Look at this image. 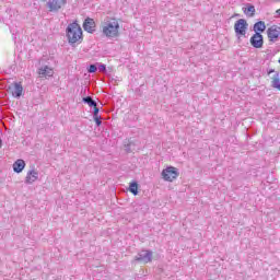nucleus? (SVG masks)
<instances>
[{
  "instance_id": "1",
  "label": "nucleus",
  "mask_w": 280,
  "mask_h": 280,
  "mask_svg": "<svg viewBox=\"0 0 280 280\" xmlns=\"http://www.w3.org/2000/svg\"><path fill=\"white\" fill-rule=\"evenodd\" d=\"M66 36L69 45H75V43H82V26L78 24V21L70 23L66 28Z\"/></svg>"
},
{
  "instance_id": "2",
  "label": "nucleus",
  "mask_w": 280,
  "mask_h": 280,
  "mask_svg": "<svg viewBox=\"0 0 280 280\" xmlns=\"http://www.w3.org/2000/svg\"><path fill=\"white\" fill-rule=\"evenodd\" d=\"M103 34L107 38H117V36H119V22L117 19H112L104 23Z\"/></svg>"
},
{
  "instance_id": "3",
  "label": "nucleus",
  "mask_w": 280,
  "mask_h": 280,
  "mask_svg": "<svg viewBox=\"0 0 280 280\" xmlns=\"http://www.w3.org/2000/svg\"><path fill=\"white\" fill-rule=\"evenodd\" d=\"M248 31V22L245 19H240L234 24V32L237 40L242 38V36L246 37V32Z\"/></svg>"
},
{
  "instance_id": "4",
  "label": "nucleus",
  "mask_w": 280,
  "mask_h": 280,
  "mask_svg": "<svg viewBox=\"0 0 280 280\" xmlns=\"http://www.w3.org/2000/svg\"><path fill=\"white\" fill-rule=\"evenodd\" d=\"M178 176H180V173L178 172V168L174 166H167L162 171V178L167 183H174Z\"/></svg>"
},
{
  "instance_id": "5",
  "label": "nucleus",
  "mask_w": 280,
  "mask_h": 280,
  "mask_svg": "<svg viewBox=\"0 0 280 280\" xmlns=\"http://www.w3.org/2000/svg\"><path fill=\"white\" fill-rule=\"evenodd\" d=\"M135 261L139 264H150L152 261V250L142 249L135 256Z\"/></svg>"
},
{
  "instance_id": "6",
  "label": "nucleus",
  "mask_w": 280,
  "mask_h": 280,
  "mask_svg": "<svg viewBox=\"0 0 280 280\" xmlns=\"http://www.w3.org/2000/svg\"><path fill=\"white\" fill-rule=\"evenodd\" d=\"M67 0H48L46 3L48 12H60Z\"/></svg>"
},
{
  "instance_id": "7",
  "label": "nucleus",
  "mask_w": 280,
  "mask_h": 280,
  "mask_svg": "<svg viewBox=\"0 0 280 280\" xmlns=\"http://www.w3.org/2000/svg\"><path fill=\"white\" fill-rule=\"evenodd\" d=\"M249 43L254 49H261L264 47V35L261 33H255L250 37Z\"/></svg>"
},
{
  "instance_id": "8",
  "label": "nucleus",
  "mask_w": 280,
  "mask_h": 280,
  "mask_svg": "<svg viewBox=\"0 0 280 280\" xmlns=\"http://www.w3.org/2000/svg\"><path fill=\"white\" fill-rule=\"evenodd\" d=\"M267 36L270 40V43H275L279 39L280 36V26L278 25H272L267 30Z\"/></svg>"
},
{
  "instance_id": "9",
  "label": "nucleus",
  "mask_w": 280,
  "mask_h": 280,
  "mask_svg": "<svg viewBox=\"0 0 280 280\" xmlns=\"http://www.w3.org/2000/svg\"><path fill=\"white\" fill-rule=\"evenodd\" d=\"M95 20L93 18H85L83 22V30L88 32V34H95Z\"/></svg>"
},
{
  "instance_id": "10",
  "label": "nucleus",
  "mask_w": 280,
  "mask_h": 280,
  "mask_svg": "<svg viewBox=\"0 0 280 280\" xmlns=\"http://www.w3.org/2000/svg\"><path fill=\"white\" fill-rule=\"evenodd\" d=\"M271 73H275L271 81L272 89H277L280 91V74L279 71H275V69H268L267 75H270Z\"/></svg>"
},
{
  "instance_id": "11",
  "label": "nucleus",
  "mask_w": 280,
  "mask_h": 280,
  "mask_svg": "<svg viewBox=\"0 0 280 280\" xmlns=\"http://www.w3.org/2000/svg\"><path fill=\"white\" fill-rule=\"evenodd\" d=\"M38 178V171L36 168L30 170L25 177V185H32L33 183H36V179Z\"/></svg>"
},
{
  "instance_id": "12",
  "label": "nucleus",
  "mask_w": 280,
  "mask_h": 280,
  "mask_svg": "<svg viewBox=\"0 0 280 280\" xmlns=\"http://www.w3.org/2000/svg\"><path fill=\"white\" fill-rule=\"evenodd\" d=\"M39 78H51L54 75V69L49 68L48 66H44L38 69Z\"/></svg>"
},
{
  "instance_id": "13",
  "label": "nucleus",
  "mask_w": 280,
  "mask_h": 280,
  "mask_svg": "<svg viewBox=\"0 0 280 280\" xmlns=\"http://www.w3.org/2000/svg\"><path fill=\"white\" fill-rule=\"evenodd\" d=\"M23 170H25V160L23 159H19L13 163V172H15V174H21V172H23Z\"/></svg>"
},
{
  "instance_id": "14",
  "label": "nucleus",
  "mask_w": 280,
  "mask_h": 280,
  "mask_svg": "<svg viewBox=\"0 0 280 280\" xmlns=\"http://www.w3.org/2000/svg\"><path fill=\"white\" fill-rule=\"evenodd\" d=\"M12 95L16 100H19L21 97V95H23V85L21 83H19V82L14 83Z\"/></svg>"
},
{
  "instance_id": "15",
  "label": "nucleus",
  "mask_w": 280,
  "mask_h": 280,
  "mask_svg": "<svg viewBox=\"0 0 280 280\" xmlns=\"http://www.w3.org/2000/svg\"><path fill=\"white\" fill-rule=\"evenodd\" d=\"M254 32L255 34H261L266 32V22L264 21H258L254 24Z\"/></svg>"
},
{
  "instance_id": "16",
  "label": "nucleus",
  "mask_w": 280,
  "mask_h": 280,
  "mask_svg": "<svg viewBox=\"0 0 280 280\" xmlns=\"http://www.w3.org/2000/svg\"><path fill=\"white\" fill-rule=\"evenodd\" d=\"M243 12L244 14H246V16L253 18L255 16V5H253L252 3H247L246 8H243Z\"/></svg>"
},
{
  "instance_id": "17",
  "label": "nucleus",
  "mask_w": 280,
  "mask_h": 280,
  "mask_svg": "<svg viewBox=\"0 0 280 280\" xmlns=\"http://www.w3.org/2000/svg\"><path fill=\"white\" fill-rule=\"evenodd\" d=\"M128 191L132 194L133 196H139V183L137 180H133L129 184Z\"/></svg>"
},
{
  "instance_id": "18",
  "label": "nucleus",
  "mask_w": 280,
  "mask_h": 280,
  "mask_svg": "<svg viewBox=\"0 0 280 280\" xmlns=\"http://www.w3.org/2000/svg\"><path fill=\"white\" fill-rule=\"evenodd\" d=\"M83 104H88L90 108H95L97 106V101L93 100V96H85L82 98Z\"/></svg>"
},
{
  "instance_id": "19",
  "label": "nucleus",
  "mask_w": 280,
  "mask_h": 280,
  "mask_svg": "<svg viewBox=\"0 0 280 280\" xmlns=\"http://www.w3.org/2000/svg\"><path fill=\"white\" fill-rule=\"evenodd\" d=\"M88 73H97V65H90V67L88 68Z\"/></svg>"
},
{
  "instance_id": "20",
  "label": "nucleus",
  "mask_w": 280,
  "mask_h": 280,
  "mask_svg": "<svg viewBox=\"0 0 280 280\" xmlns=\"http://www.w3.org/2000/svg\"><path fill=\"white\" fill-rule=\"evenodd\" d=\"M277 55V51L267 50L266 60H272L275 56Z\"/></svg>"
},
{
  "instance_id": "21",
  "label": "nucleus",
  "mask_w": 280,
  "mask_h": 280,
  "mask_svg": "<svg viewBox=\"0 0 280 280\" xmlns=\"http://www.w3.org/2000/svg\"><path fill=\"white\" fill-rule=\"evenodd\" d=\"M92 115H93V119L97 118V117H102L100 115V107H97V105L95 107H93V112H92Z\"/></svg>"
},
{
  "instance_id": "22",
  "label": "nucleus",
  "mask_w": 280,
  "mask_h": 280,
  "mask_svg": "<svg viewBox=\"0 0 280 280\" xmlns=\"http://www.w3.org/2000/svg\"><path fill=\"white\" fill-rule=\"evenodd\" d=\"M98 65V71L102 73H106V65L104 63H97Z\"/></svg>"
},
{
  "instance_id": "23",
  "label": "nucleus",
  "mask_w": 280,
  "mask_h": 280,
  "mask_svg": "<svg viewBox=\"0 0 280 280\" xmlns=\"http://www.w3.org/2000/svg\"><path fill=\"white\" fill-rule=\"evenodd\" d=\"M95 124H96V127L100 128V126H102V116H98L96 118H93Z\"/></svg>"
},
{
  "instance_id": "24",
  "label": "nucleus",
  "mask_w": 280,
  "mask_h": 280,
  "mask_svg": "<svg viewBox=\"0 0 280 280\" xmlns=\"http://www.w3.org/2000/svg\"><path fill=\"white\" fill-rule=\"evenodd\" d=\"M1 144H2V140H1V138H0V148H1Z\"/></svg>"
},
{
  "instance_id": "25",
  "label": "nucleus",
  "mask_w": 280,
  "mask_h": 280,
  "mask_svg": "<svg viewBox=\"0 0 280 280\" xmlns=\"http://www.w3.org/2000/svg\"><path fill=\"white\" fill-rule=\"evenodd\" d=\"M42 1H47V0H42Z\"/></svg>"
}]
</instances>
